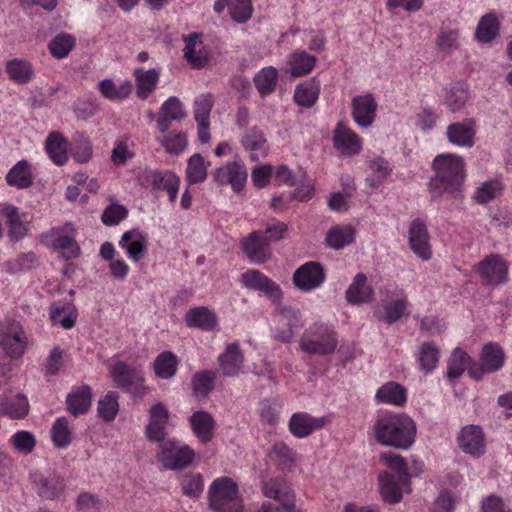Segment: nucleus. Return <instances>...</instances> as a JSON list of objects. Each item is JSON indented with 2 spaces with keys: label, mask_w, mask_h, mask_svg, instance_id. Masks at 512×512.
Listing matches in <instances>:
<instances>
[{
  "label": "nucleus",
  "mask_w": 512,
  "mask_h": 512,
  "mask_svg": "<svg viewBox=\"0 0 512 512\" xmlns=\"http://www.w3.org/2000/svg\"><path fill=\"white\" fill-rule=\"evenodd\" d=\"M29 401L22 393L0 395V416L12 420L24 419L29 413Z\"/></svg>",
  "instance_id": "a878e982"
},
{
  "label": "nucleus",
  "mask_w": 512,
  "mask_h": 512,
  "mask_svg": "<svg viewBox=\"0 0 512 512\" xmlns=\"http://www.w3.org/2000/svg\"><path fill=\"white\" fill-rule=\"evenodd\" d=\"M212 177L217 184L230 185L235 193H239L246 184L248 173L244 163L235 160L216 168Z\"/></svg>",
  "instance_id": "dca6fc26"
},
{
  "label": "nucleus",
  "mask_w": 512,
  "mask_h": 512,
  "mask_svg": "<svg viewBox=\"0 0 512 512\" xmlns=\"http://www.w3.org/2000/svg\"><path fill=\"white\" fill-rule=\"evenodd\" d=\"M218 363L221 373L226 377L239 375L244 367V355L237 342L230 343L219 355Z\"/></svg>",
  "instance_id": "cd10ccee"
},
{
  "label": "nucleus",
  "mask_w": 512,
  "mask_h": 512,
  "mask_svg": "<svg viewBox=\"0 0 512 512\" xmlns=\"http://www.w3.org/2000/svg\"><path fill=\"white\" fill-rule=\"evenodd\" d=\"M183 40L185 42L184 58L188 64L194 69L204 67L209 61V51L202 41V35L196 32L190 33L184 35Z\"/></svg>",
  "instance_id": "b1692460"
},
{
  "label": "nucleus",
  "mask_w": 512,
  "mask_h": 512,
  "mask_svg": "<svg viewBox=\"0 0 512 512\" xmlns=\"http://www.w3.org/2000/svg\"><path fill=\"white\" fill-rule=\"evenodd\" d=\"M377 107L378 104L372 94L355 96L351 103V116L359 127L368 128L375 121Z\"/></svg>",
  "instance_id": "6ab92c4d"
},
{
  "label": "nucleus",
  "mask_w": 512,
  "mask_h": 512,
  "mask_svg": "<svg viewBox=\"0 0 512 512\" xmlns=\"http://www.w3.org/2000/svg\"><path fill=\"white\" fill-rule=\"evenodd\" d=\"M49 317L52 325H59L68 330L75 326L78 311L72 302L55 301L49 307Z\"/></svg>",
  "instance_id": "2f4dec72"
},
{
  "label": "nucleus",
  "mask_w": 512,
  "mask_h": 512,
  "mask_svg": "<svg viewBox=\"0 0 512 512\" xmlns=\"http://www.w3.org/2000/svg\"><path fill=\"white\" fill-rule=\"evenodd\" d=\"M278 70L273 66L262 68L254 76V85L262 97L274 92L278 82Z\"/></svg>",
  "instance_id": "3c124183"
},
{
  "label": "nucleus",
  "mask_w": 512,
  "mask_h": 512,
  "mask_svg": "<svg viewBox=\"0 0 512 512\" xmlns=\"http://www.w3.org/2000/svg\"><path fill=\"white\" fill-rule=\"evenodd\" d=\"M504 363V352L496 343L486 344L481 352L479 372L475 368L469 369V375L480 379L484 373L498 371Z\"/></svg>",
  "instance_id": "4be33fe9"
},
{
  "label": "nucleus",
  "mask_w": 512,
  "mask_h": 512,
  "mask_svg": "<svg viewBox=\"0 0 512 512\" xmlns=\"http://www.w3.org/2000/svg\"><path fill=\"white\" fill-rule=\"evenodd\" d=\"M76 39L67 33L57 34L49 43L48 48L51 55L57 59L66 57L74 48Z\"/></svg>",
  "instance_id": "69168bd1"
},
{
  "label": "nucleus",
  "mask_w": 512,
  "mask_h": 512,
  "mask_svg": "<svg viewBox=\"0 0 512 512\" xmlns=\"http://www.w3.org/2000/svg\"><path fill=\"white\" fill-rule=\"evenodd\" d=\"M157 458L166 469L181 470L192 463L195 452L175 439H166L158 445Z\"/></svg>",
  "instance_id": "0eeeda50"
},
{
  "label": "nucleus",
  "mask_w": 512,
  "mask_h": 512,
  "mask_svg": "<svg viewBox=\"0 0 512 512\" xmlns=\"http://www.w3.org/2000/svg\"><path fill=\"white\" fill-rule=\"evenodd\" d=\"M338 344L334 329L324 323H315L309 326L300 339V348L308 354H332Z\"/></svg>",
  "instance_id": "20e7f679"
},
{
  "label": "nucleus",
  "mask_w": 512,
  "mask_h": 512,
  "mask_svg": "<svg viewBox=\"0 0 512 512\" xmlns=\"http://www.w3.org/2000/svg\"><path fill=\"white\" fill-rule=\"evenodd\" d=\"M408 304L406 297L383 302L375 309L374 314L379 320L390 325L402 318L406 313Z\"/></svg>",
  "instance_id": "ea45409f"
},
{
  "label": "nucleus",
  "mask_w": 512,
  "mask_h": 512,
  "mask_svg": "<svg viewBox=\"0 0 512 512\" xmlns=\"http://www.w3.org/2000/svg\"><path fill=\"white\" fill-rule=\"evenodd\" d=\"M334 148L345 157H354L363 150V139L343 121H339L332 134Z\"/></svg>",
  "instance_id": "4468645a"
},
{
  "label": "nucleus",
  "mask_w": 512,
  "mask_h": 512,
  "mask_svg": "<svg viewBox=\"0 0 512 512\" xmlns=\"http://www.w3.org/2000/svg\"><path fill=\"white\" fill-rule=\"evenodd\" d=\"M472 359L461 348H455L447 363V377L457 380L466 369H470Z\"/></svg>",
  "instance_id": "864d4df0"
},
{
  "label": "nucleus",
  "mask_w": 512,
  "mask_h": 512,
  "mask_svg": "<svg viewBox=\"0 0 512 512\" xmlns=\"http://www.w3.org/2000/svg\"><path fill=\"white\" fill-rule=\"evenodd\" d=\"M6 182L9 186L17 189H27L33 184V173L31 164L27 160L17 162L8 171Z\"/></svg>",
  "instance_id": "37998d69"
},
{
  "label": "nucleus",
  "mask_w": 512,
  "mask_h": 512,
  "mask_svg": "<svg viewBox=\"0 0 512 512\" xmlns=\"http://www.w3.org/2000/svg\"><path fill=\"white\" fill-rule=\"evenodd\" d=\"M113 381L118 388L134 397L143 398L147 389L144 387L143 376L135 368L123 361L116 362L110 369Z\"/></svg>",
  "instance_id": "1a4fd4ad"
},
{
  "label": "nucleus",
  "mask_w": 512,
  "mask_h": 512,
  "mask_svg": "<svg viewBox=\"0 0 512 512\" xmlns=\"http://www.w3.org/2000/svg\"><path fill=\"white\" fill-rule=\"evenodd\" d=\"M241 144L245 151L250 154V159L259 161L268 154L267 139L261 129L252 127L241 138Z\"/></svg>",
  "instance_id": "473e14b6"
},
{
  "label": "nucleus",
  "mask_w": 512,
  "mask_h": 512,
  "mask_svg": "<svg viewBox=\"0 0 512 512\" xmlns=\"http://www.w3.org/2000/svg\"><path fill=\"white\" fill-rule=\"evenodd\" d=\"M459 447L465 453L479 457L485 451V440L482 429L476 425L462 428L458 436Z\"/></svg>",
  "instance_id": "c756f323"
},
{
  "label": "nucleus",
  "mask_w": 512,
  "mask_h": 512,
  "mask_svg": "<svg viewBox=\"0 0 512 512\" xmlns=\"http://www.w3.org/2000/svg\"><path fill=\"white\" fill-rule=\"evenodd\" d=\"M381 459L389 467V472L393 473V476L397 477L400 482H410L407 463L402 456L393 452H386L381 454Z\"/></svg>",
  "instance_id": "0e129e2a"
},
{
  "label": "nucleus",
  "mask_w": 512,
  "mask_h": 512,
  "mask_svg": "<svg viewBox=\"0 0 512 512\" xmlns=\"http://www.w3.org/2000/svg\"><path fill=\"white\" fill-rule=\"evenodd\" d=\"M101 95L110 101H123L127 99L132 92V83L129 80L116 86L111 79L101 80L98 84Z\"/></svg>",
  "instance_id": "09e8293b"
},
{
  "label": "nucleus",
  "mask_w": 512,
  "mask_h": 512,
  "mask_svg": "<svg viewBox=\"0 0 512 512\" xmlns=\"http://www.w3.org/2000/svg\"><path fill=\"white\" fill-rule=\"evenodd\" d=\"M169 420V412L164 404L156 403L149 410V423L145 434L149 441L161 443L166 440V426Z\"/></svg>",
  "instance_id": "aec40b11"
},
{
  "label": "nucleus",
  "mask_w": 512,
  "mask_h": 512,
  "mask_svg": "<svg viewBox=\"0 0 512 512\" xmlns=\"http://www.w3.org/2000/svg\"><path fill=\"white\" fill-rule=\"evenodd\" d=\"M244 256L253 264H263L271 259L272 250L262 230H255L242 238L239 243Z\"/></svg>",
  "instance_id": "f8f14e48"
},
{
  "label": "nucleus",
  "mask_w": 512,
  "mask_h": 512,
  "mask_svg": "<svg viewBox=\"0 0 512 512\" xmlns=\"http://www.w3.org/2000/svg\"><path fill=\"white\" fill-rule=\"evenodd\" d=\"M118 244L127 257L136 263L146 255L148 239L139 229H131L122 234Z\"/></svg>",
  "instance_id": "393cba45"
},
{
  "label": "nucleus",
  "mask_w": 512,
  "mask_h": 512,
  "mask_svg": "<svg viewBox=\"0 0 512 512\" xmlns=\"http://www.w3.org/2000/svg\"><path fill=\"white\" fill-rule=\"evenodd\" d=\"M32 483L38 496L45 500L59 499L66 490L64 477L56 472L35 473L32 476Z\"/></svg>",
  "instance_id": "f3484780"
},
{
  "label": "nucleus",
  "mask_w": 512,
  "mask_h": 512,
  "mask_svg": "<svg viewBox=\"0 0 512 512\" xmlns=\"http://www.w3.org/2000/svg\"><path fill=\"white\" fill-rule=\"evenodd\" d=\"M468 99L469 90L467 84L456 82L446 89L443 102L447 108L454 113L462 109Z\"/></svg>",
  "instance_id": "49530a36"
},
{
  "label": "nucleus",
  "mask_w": 512,
  "mask_h": 512,
  "mask_svg": "<svg viewBox=\"0 0 512 512\" xmlns=\"http://www.w3.org/2000/svg\"><path fill=\"white\" fill-rule=\"evenodd\" d=\"M141 185L152 191H165L169 201L175 203L180 186V178L170 170L145 169L138 177Z\"/></svg>",
  "instance_id": "6e6552de"
},
{
  "label": "nucleus",
  "mask_w": 512,
  "mask_h": 512,
  "mask_svg": "<svg viewBox=\"0 0 512 512\" xmlns=\"http://www.w3.org/2000/svg\"><path fill=\"white\" fill-rule=\"evenodd\" d=\"M68 141L58 131L51 132L45 142V150L52 160L58 166L64 165L68 160Z\"/></svg>",
  "instance_id": "79ce46f5"
},
{
  "label": "nucleus",
  "mask_w": 512,
  "mask_h": 512,
  "mask_svg": "<svg viewBox=\"0 0 512 512\" xmlns=\"http://www.w3.org/2000/svg\"><path fill=\"white\" fill-rule=\"evenodd\" d=\"M380 493L384 502L388 504L399 503L403 498V492L409 488L410 482H400L393 473L383 472L379 475Z\"/></svg>",
  "instance_id": "7c9ffc66"
},
{
  "label": "nucleus",
  "mask_w": 512,
  "mask_h": 512,
  "mask_svg": "<svg viewBox=\"0 0 512 512\" xmlns=\"http://www.w3.org/2000/svg\"><path fill=\"white\" fill-rule=\"evenodd\" d=\"M476 124L472 118L452 123L447 127L446 135L452 144L470 148L475 144Z\"/></svg>",
  "instance_id": "bb28decb"
},
{
  "label": "nucleus",
  "mask_w": 512,
  "mask_h": 512,
  "mask_svg": "<svg viewBox=\"0 0 512 512\" xmlns=\"http://www.w3.org/2000/svg\"><path fill=\"white\" fill-rule=\"evenodd\" d=\"M157 141L165 148L170 154H179L184 151L187 146V137L183 131H169L161 133L157 137Z\"/></svg>",
  "instance_id": "6e6d98bb"
},
{
  "label": "nucleus",
  "mask_w": 512,
  "mask_h": 512,
  "mask_svg": "<svg viewBox=\"0 0 512 512\" xmlns=\"http://www.w3.org/2000/svg\"><path fill=\"white\" fill-rule=\"evenodd\" d=\"M185 323L189 328H197L205 332H212L218 327L216 313L206 306L189 309L185 314Z\"/></svg>",
  "instance_id": "c85d7f7f"
},
{
  "label": "nucleus",
  "mask_w": 512,
  "mask_h": 512,
  "mask_svg": "<svg viewBox=\"0 0 512 512\" xmlns=\"http://www.w3.org/2000/svg\"><path fill=\"white\" fill-rule=\"evenodd\" d=\"M0 215L6 219L8 237L11 241L17 242L25 237L28 229L17 207L8 203L2 204Z\"/></svg>",
  "instance_id": "f704fd0d"
},
{
  "label": "nucleus",
  "mask_w": 512,
  "mask_h": 512,
  "mask_svg": "<svg viewBox=\"0 0 512 512\" xmlns=\"http://www.w3.org/2000/svg\"><path fill=\"white\" fill-rule=\"evenodd\" d=\"M180 485L184 495L198 498L204 489L203 477L200 473H186L181 476Z\"/></svg>",
  "instance_id": "774afa93"
},
{
  "label": "nucleus",
  "mask_w": 512,
  "mask_h": 512,
  "mask_svg": "<svg viewBox=\"0 0 512 512\" xmlns=\"http://www.w3.org/2000/svg\"><path fill=\"white\" fill-rule=\"evenodd\" d=\"M271 456L282 469L291 468L297 458V453L284 442H277L272 446Z\"/></svg>",
  "instance_id": "338daca9"
},
{
  "label": "nucleus",
  "mask_w": 512,
  "mask_h": 512,
  "mask_svg": "<svg viewBox=\"0 0 512 512\" xmlns=\"http://www.w3.org/2000/svg\"><path fill=\"white\" fill-rule=\"evenodd\" d=\"M186 116L181 101L175 97H169L160 107L159 116L156 121L160 133H165L171 126L172 121H179Z\"/></svg>",
  "instance_id": "72a5a7b5"
},
{
  "label": "nucleus",
  "mask_w": 512,
  "mask_h": 512,
  "mask_svg": "<svg viewBox=\"0 0 512 512\" xmlns=\"http://www.w3.org/2000/svg\"><path fill=\"white\" fill-rule=\"evenodd\" d=\"M439 349L433 342H425L420 346L418 353L419 369L424 373H431L439 362Z\"/></svg>",
  "instance_id": "5fc2aeb1"
},
{
  "label": "nucleus",
  "mask_w": 512,
  "mask_h": 512,
  "mask_svg": "<svg viewBox=\"0 0 512 512\" xmlns=\"http://www.w3.org/2000/svg\"><path fill=\"white\" fill-rule=\"evenodd\" d=\"M327 423L326 417H314L307 412H296L290 417L288 428L294 437L303 439L314 431L324 428Z\"/></svg>",
  "instance_id": "412c9836"
},
{
  "label": "nucleus",
  "mask_w": 512,
  "mask_h": 512,
  "mask_svg": "<svg viewBox=\"0 0 512 512\" xmlns=\"http://www.w3.org/2000/svg\"><path fill=\"white\" fill-rule=\"evenodd\" d=\"M320 94V83L316 80L305 81L296 86L294 101L304 108H311L318 100Z\"/></svg>",
  "instance_id": "de8ad7c7"
},
{
  "label": "nucleus",
  "mask_w": 512,
  "mask_h": 512,
  "mask_svg": "<svg viewBox=\"0 0 512 512\" xmlns=\"http://www.w3.org/2000/svg\"><path fill=\"white\" fill-rule=\"evenodd\" d=\"M262 492L265 497L277 502V504L270 503L272 512H302L296 509L295 493L286 479L274 477L265 480L262 484Z\"/></svg>",
  "instance_id": "423d86ee"
},
{
  "label": "nucleus",
  "mask_w": 512,
  "mask_h": 512,
  "mask_svg": "<svg viewBox=\"0 0 512 512\" xmlns=\"http://www.w3.org/2000/svg\"><path fill=\"white\" fill-rule=\"evenodd\" d=\"M290 73L293 77L309 74L316 64V58L304 50H296L290 56Z\"/></svg>",
  "instance_id": "603ef678"
},
{
  "label": "nucleus",
  "mask_w": 512,
  "mask_h": 512,
  "mask_svg": "<svg viewBox=\"0 0 512 512\" xmlns=\"http://www.w3.org/2000/svg\"><path fill=\"white\" fill-rule=\"evenodd\" d=\"M27 343V335L20 324L12 323L0 327V347L8 357H22Z\"/></svg>",
  "instance_id": "ddd939ff"
},
{
  "label": "nucleus",
  "mask_w": 512,
  "mask_h": 512,
  "mask_svg": "<svg viewBox=\"0 0 512 512\" xmlns=\"http://www.w3.org/2000/svg\"><path fill=\"white\" fill-rule=\"evenodd\" d=\"M51 438L55 447L67 448L72 441V431L66 417H59L53 423Z\"/></svg>",
  "instance_id": "052dcab7"
},
{
  "label": "nucleus",
  "mask_w": 512,
  "mask_h": 512,
  "mask_svg": "<svg viewBox=\"0 0 512 512\" xmlns=\"http://www.w3.org/2000/svg\"><path fill=\"white\" fill-rule=\"evenodd\" d=\"M209 507L213 512H243L238 484L228 476L212 481L208 489Z\"/></svg>",
  "instance_id": "7ed1b4c3"
},
{
  "label": "nucleus",
  "mask_w": 512,
  "mask_h": 512,
  "mask_svg": "<svg viewBox=\"0 0 512 512\" xmlns=\"http://www.w3.org/2000/svg\"><path fill=\"white\" fill-rule=\"evenodd\" d=\"M119 396L114 391H108L103 398L98 401V416L105 422L113 421L119 410Z\"/></svg>",
  "instance_id": "680f3d73"
},
{
  "label": "nucleus",
  "mask_w": 512,
  "mask_h": 512,
  "mask_svg": "<svg viewBox=\"0 0 512 512\" xmlns=\"http://www.w3.org/2000/svg\"><path fill=\"white\" fill-rule=\"evenodd\" d=\"M378 403L403 407L407 402V390L395 381H389L378 388L375 394Z\"/></svg>",
  "instance_id": "e433bc0d"
},
{
  "label": "nucleus",
  "mask_w": 512,
  "mask_h": 512,
  "mask_svg": "<svg viewBox=\"0 0 512 512\" xmlns=\"http://www.w3.org/2000/svg\"><path fill=\"white\" fill-rule=\"evenodd\" d=\"M216 379V372L203 370L192 377V388L194 395L198 398L206 397L213 389Z\"/></svg>",
  "instance_id": "bf43d9fd"
},
{
  "label": "nucleus",
  "mask_w": 512,
  "mask_h": 512,
  "mask_svg": "<svg viewBox=\"0 0 512 512\" xmlns=\"http://www.w3.org/2000/svg\"><path fill=\"white\" fill-rule=\"evenodd\" d=\"M240 281L245 288L262 292L274 304H279L283 298L280 286L257 269L245 271Z\"/></svg>",
  "instance_id": "9b49d317"
},
{
  "label": "nucleus",
  "mask_w": 512,
  "mask_h": 512,
  "mask_svg": "<svg viewBox=\"0 0 512 512\" xmlns=\"http://www.w3.org/2000/svg\"><path fill=\"white\" fill-rule=\"evenodd\" d=\"M474 271L485 286L494 288L509 280V262L500 254L486 255L474 266Z\"/></svg>",
  "instance_id": "39448f33"
},
{
  "label": "nucleus",
  "mask_w": 512,
  "mask_h": 512,
  "mask_svg": "<svg viewBox=\"0 0 512 512\" xmlns=\"http://www.w3.org/2000/svg\"><path fill=\"white\" fill-rule=\"evenodd\" d=\"M356 231L351 225H335L326 234V244L339 250L350 245L355 240Z\"/></svg>",
  "instance_id": "c03bdc74"
},
{
  "label": "nucleus",
  "mask_w": 512,
  "mask_h": 512,
  "mask_svg": "<svg viewBox=\"0 0 512 512\" xmlns=\"http://www.w3.org/2000/svg\"><path fill=\"white\" fill-rule=\"evenodd\" d=\"M326 280L323 265L317 261H308L293 273L292 283L302 292H311L320 288Z\"/></svg>",
  "instance_id": "9d476101"
},
{
  "label": "nucleus",
  "mask_w": 512,
  "mask_h": 512,
  "mask_svg": "<svg viewBox=\"0 0 512 512\" xmlns=\"http://www.w3.org/2000/svg\"><path fill=\"white\" fill-rule=\"evenodd\" d=\"M433 170L434 176L428 184L431 200L437 201L444 194L456 198L465 180L463 158L454 154H440L433 160Z\"/></svg>",
  "instance_id": "f03ea898"
},
{
  "label": "nucleus",
  "mask_w": 512,
  "mask_h": 512,
  "mask_svg": "<svg viewBox=\"0 0 512 512\" xmlns=\"http://www.w3.org/2000/svg\"><path fill=\"white\" fill-rule=\"evenodd\" d=\"M374 290L367 283V276L358 273L346 290V299L351 304L368 303L373 299Z\"/></svg>",
  "instance_id": "58836bf2"
},
{
  "label": "nucleus",
  "mask_w": 512,
  "mask_h": 512,
  "mask_svg": "<svg viewBox=\"0 0 512 512\" xmlns=\"http://www.w3.org/2000/svg\"><path fill=\"white\" fill-rule=\"evenodd\" d=\"M500 21L496 14L487 13L478 22L475 38L478 42L491 43L499 34Z\"/></svg>",
  "instance_id": "a18cd8bd"
},
{
  "label": "nucleus",
  "mask_w": 512,
  "mask_h": 512,
  "mask_svg": "<svg viewBox=\"0 0 512 512\" xmlns=\"http://www.w3.org/2000/svg\"><path fill=\"white\" fill-rule=\"evenodd\" d=\"M91 403L92 389L88 385L73 386L66 399L67 409L74 416L85 414Z\"/></svg>",
  "instance_id": "c9c22d12"
},
{
  "label": "nucleus",
  "mask_w": 512,
  "mask_h": 512,
  "mask_svg": "<svg viewBox=\"0 0 512 512\" xmlns=\"http://www.w3.org/2000/svg\"><path fill=\"white\" fill-rule=\"evenodd\" d=\"M429 238L426 223L420 218L414 219L409 227V245L411 250L423 260H429L432 257Z\"/></svg>",
  "instance_id": "5701e85b"
},
{
  "label": "nucleus",
  "mask_w": 512,
  "mask_h": 512,
  "mask_svg": "<svg viewBox=\"0 0 512 512\" xmlns=\"http://www.w3.org/2000/svg\"><path fill=\"white\" fill-rule=\"evenodd\" d=\"M64 227L51 228L43 238L50 239V247L58 252L64 260L77 258L81 249L74 236L64 234Z\"/></svg>",
  "instance_id": "a211bd4d"
},
{
  "label": "nucleus",
  "mask_w": 512,
  "mask_h": 512,
  "mask_svg": "<svg viewBox=\"0 0 512 512\" xmlns=\"http://www.w3.org/2000/svg\"><path fill=\"white\" fill-rule=\"evenodd\" d=\"M373 431L379 444L406 450L416 440L417 427L405 413L384 412L377 416Z\"/></svg>",
  "instance_id": "f257e3e1"
},
{
  "label": "nucleus",
  "mask_w": 512,
  "mask_h": 512,
  "mask_svg": "<svg viewBox=\"0 0 512 512\" xmlns=\"http://www.w3.org/2000/svg\"><path fill=\"white\" fill-rule=\"evenodd\" d=\"M178 364V358L173 352L163 351L154 360L155 375L160 379H170L175 376Z\"/></svg>",
  "instance_id": "8fccbe9b"
},
{
  "label": "nucleus",
  "mask_w": 512,
  "mask_h": 512,
  "mask_svg": "<svg viewBox=\"0 0 512 512\" xmlns=\"http://www.w3.org/2000/svg\"><path fill=\"white\" fill-rule=\"evenodd\" d=\"M9 77L18 84L27 83L32 76L31 64L23 59H12L6 64Z\"/></svg>",
  "instance_id": "e2e57ef3"
},
{
  "label": "nucleus",
  "mask_w": 512,
  "mask_h": 512,
  "mask_svg": "<svg viewBox=\"0 0 512 512\" xmlns=\"http://www.w3.org/2000/svg\"><path fill=\"white\" fill-rule=\"evenodd\" d=\"M190 425L193 433L202 443L212 440L216 422L212 415L204 410H198L190 417Z\"/></svg>",
  "instance_id": "4c0bfd02"
},
{
  "label": "nucleus",
  "mask_w": 512,
  "mask_h": 512,
  "mask_svg": "<svg viewBox=\"0 0 512 512\" xmlns=\"http://www.w3.org/2000/svg\"><path fill=\"white\" fill-rule=\"evenodd\" d=\"M137 97L146 100L156 89L159 82L160 72L154 68L144 70L136 68L134 70Z\"/></svg>",
  "instance_id": "a19ab883"
},
{
  "label": "nucleus",
  "mask_w": 512,
  "mask_h": 512,
  "mask_svg": "<svg viewBox=\"0 0 512 512\" xmlns=\"http://www.w3.org/2000/svg\"><path fill=\"white\" fill-rule=\"evenodd\" d=\"M276 316L279 327L274 330V339L282 343H290L295 331L303 325L300 311L290 306H279L276 308Z\"/></svg>",
  "instance_id": "2eb2a0df"
},
{
  "label": "nucleus",
  "mask_w": 512,
  "mask_h": 512,
  "mask_svg": "<svg viewBox=\"0 0 512 512\" xmlns=\"http://www.w3.org/2000/svg\"><path fill=\"white\" fill-rule=\"evenodd\" d=\"M503 189V183L498 179L485 181L476 189L473 199L480 205H486L500 195Z\"/></svg>",
  "instance_id": "13d9d810"
},
{
  "label": "nucleus",
  "mask_w": 512,
  "mask_h": 512,
  "mask_svg": "<svg viewBox=\"0 0 512 512\" xmlns=\"http://www.w3.org/2000/svg\"><path fill=\"white\" fill-rule=\"evenodd\" d=\"M210 163L205 162L200 154L192 155L187 163L186 180L189 184H198L205 181L207 178V169Z\"/></svg>",
  "instance_id": "4d7b16f0"
}]
</instances>
